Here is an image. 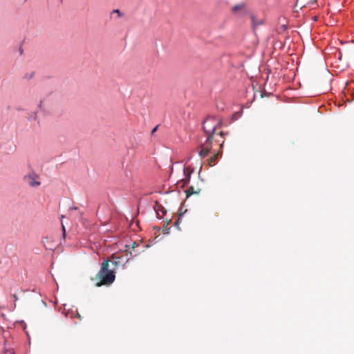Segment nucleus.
Returning a JSON list of instances; mask_svg holds the SVG:
<instances>
[{"label":"nucleus","mask_w":354,"mask_h":354,"mask_svg":"<svg viewBox=\"0 0 354 354\" xmlns=\"http://www.w3.org/2000/svg\"><path fill=\"white\" fill-rule=\"evenodd\" d=\"M115 279V272L110 269V260L106 259L102 263L101 268L95 276L97 281L95 286H109L113 283Z\"/></svg>","instance_id":"1"},{"label":"nucleus","mask_w":354,"mask_h":354,"mask_svg":"<svg viewBox=\"0 0 354 354\" xmlns=\"http://www.w3.org/2000/svg\"><path fill=\"white\" fill-rule=\"evenodd\" d=\"M221 122L219 120L214 118H207L203 122V129L207 136H216V132L221 127Z\"/></svg>","instance_id":"2"},{"label":"nucleus","mask_w":354,"mask_h":354,"mask_svg":"<svg viewBox=\"0 0 354 354\" xmlns=\"http://www.w3.org/2000/svg\"><path fill=\"white\" fill-rule=\"evenodd\" d=\"M214 136H207L206 141L201 145V151H199V156L201 158H205L208 153L211 151V149H214L216 146L214 145V142L213 141Z\"/></svg>","instance_id":"3"},{"label":"nucleus","mask_w":354,"mask_h":354,"mask_svg":"<svg viewBox=\"0 0 354 354\" xmlns=\"http://www.w3.org/2000/svg\"><path fill=\"white\" fill-rule=\"evenodd\" d=\"M39 176L35 172H30L28 174L24 176V180L30 187H38L41 185V182L39 180Z\"/></svg>","instance_id":"4"},{"label":"nucleus","mask_w":354,"mask_h":354,"mask_svg":"<svg viewBox=\"0 0 354 354\" xmlns=\"http://www.w3.org/2000/svg\"><path fill=\"white\" fill-rule=\"evenodd\" d=\"M213 141L214 145L218 147L216 149L221 150L224 144V132L222 131L216 132V136L213 138Z\"/></svg>","instance_id":"5"},{"label":"nucleus","mask_w":354,"mask_h":354,"mask_svg":"<svg viewBox=\"0 0 354 354\" xmlns=\"http://www.w3.org/2000/svg\"><path fill=\"white\" fill-rule=\"evenodd\" d=\"M111 259H109L110 260V269H112L113 272H115V269L120 263V257L115 254H113L111 257Z\"/></svg>","instance_id":"6"},{"label":"nucleus","mask_w":354,"mask_h":354,"mask_svg":"<svg viewBox=\"0 0 354 354\" xmlns=\"http://www.w3.org/2000/svg\"><path fill=\"white\" fill-rule=\"evenodd\" d=\"M111 259H109L110 260V269H112L113 272H115V269L120 263V257L115 254H113L111 257Z\"/></svg>","instance_id":"7"},{"label":"nucleus","mask_w":354,"mask_h":354,"mask_svg":"<svg viewBox=\"0 0 354 354\" xmlns=\"http://www.w3.org/2000/svg\"><path fill=\"white\" fill-rule=\"evenodd\" d=\"M185 178L182 180L183 182V185L187 184L190 179V176L193 172V169L190 168V167H185L183 169Z\"/></svg>","instance_id":"8"},{"label":"nucleus","mask_w":354,"mask_h":354,"mask_svg":"<svg viewBox=\"0 0 354 354\" xmlns=\"http://www.w3.org/2000/svg\"><path fill=\"white\" fill-rule=\"evenodd\" d=\"M219 151L220 150L218 149H213V155L208 160V164L209 166H213L216 164L218 159Z\"/></svg>","instance_id":"9"},{"label":"nucleus","mask_w":354,"mask_h":354,"mask_svg":"<svg viewBox=\"0 0 354 354\" xmlns=\"http://www.w3.org/2000/svg\"><path fill=\"white\" fill-rule=\"evenodd\" d=\"M315 2H316V0H297V5L300 7H306L313 4Z\"/></svg>","instance_id":"10"},{"label":"nucleus","mask_w":354,"mask_h":354,"mask_svg":"<svg viewBox=\"0 0 354 354\" xmlns=\"http://www.w3.org/2000/svg\"><path fill=\"white\" fill-rule=\"evenodd\" d=\"M154 209H155L156 214L159 218H162L166 212L165 208L160 205L157 204L156 206L154 207Z\"/></svg>","instance_id":"11"},{"label":"nucleus","mask_w":354,"mask_h":354,"mask_svg":"<svg viewBox=\"0 0 354 354\" xmlns=\"http://www.w3.org/2000/svg\"><path fill=\"white\" fill-rule=\"evenodd\" d=\"M201 189L197 188L195 189L193 186H190L187 190L186 194L187 196H189L192 194H198L200 192Z\"/></svg>","instance_id":"12"},{"label":"nucleus","mask_w":354,"mask_h":354,"mask_svg":"<svg viewBox=\"0 0 354 354\" xmlns=\"http://www.w3.org/2000/svg\"><path fill=\"white\" fill-rule=\"evenodd\" d=\"M243 8H244L243 5H236L232 8V10L233 12L236 13L239 10H243Z\"/></svg>","instance_id":"13"},{"label":"nucleus","mask_w":354,"mask_h":354,"mask_svg":"<svg viewBox=\"0 0 354 354\" xmlns=\"http://www.w3.org/2000/svg\"><path fill=\"white\" fill-rule=\"evenodd\" d=\"M251 21H252V26L254 27L261 24V21H257L256 19L254 16H251Z\"/></svg>","instance_id":"14"},{"label":"nucleus","mask_w":354,"mask_h":354,"mask_svg":"<svg viewBox=\"0 0 354 354\" xmlns=\"http://www.w3.org/2000/svg\"><path fill=\"white\" fill-rule=\"evenodd\" d=\"M37 112H32L30 113V115L28 117L29 120H37Z\"/></svg>","instance_id":"15"},{"label":"nucleus","mask_w":354,"mask_h":354,"mask_svg":"<svg viewBox=\"0 0 354 354\" xmlns=\"http://www.w3.org/2000/svg\"><path fill=\"white\" fill-rule=\"evenodd\" d=\"M3 354H15V352L13 351L12 349L9 350V349L5 348L3 350Z\"/></svg>","instance_id":"16"},{"label":"nucleus","mask_w":354,"mask_h":354,"mask_svg":"<svg viewBox=\"0 0 354 354\" xmlns=\"http://www.w3.org/2000/svg\"><path fill=\"white\" fill-rule=\"evenodd\" d=\"M34 75H35V73L34 72H31L30 74L26 75L25 76V78H26L27 80H30V79L34 77Z\"/></svg>","instance_id":"17"},{"label":"nucleus","mask_w":354,"mask_h":354,"mask_svg":"<svg viewBox=\"0 0 354 354\" xmlns=\"http://www.w3.org/2000/svg\"><path fill=\"white\" fill-rule=\"evenodd\" d=\"M140 246V245L138 243H136V242H134L132 245V247H131V249L133 251H136V248H138Z\"/></svg>","instance_id":"18"},{"label":"nucleus","mask_w":354,"mask_h":354,"mask_svg":"<svg viewBox=\"0 0 354 354\" xmlns=\"http://www.w3.org/2000/svg\"><path fill=\"white\" fill-rule=\"evenodd\" d=\"M113 12H115V13H116V15H118V16L119 17H122V13H121V12H120V11L119 10H118V9H116V10H113Z\"/></svg>","instance_id":"19"},{"label":"nucleus","mask_w":354,"mask_h":354,"mask_svg":"<svg viewBox=\"0 0 354 354\" xmlns=\"http://www.w3.org/2000/svg\"><path fill=\"white\" fill-rule=\"evenodd\" d=\"M158 127V126H156V127H155L152 129L151 133V135H153V133L157 131Z\"/></svg>","instance_id":"20"},{"label":"nucleus","mask_w":354,"mask_h":354,"mask_svg":"<svg viewBox=\"0 0 354 354\" xmlns=\"http://www.w3.org/2000/svg\"><path fill=\"white\" fill-rule=\"evenodd\" d=\"M180 218H178L176 221V222L174 223V225H178V223H180Z\"/></svg>","instance_id":"21"},{"label":"nucleus","mask_w":354,"mask_h":354,"mask_svg":"<svg viewBox=\"0 0 354 354\" xmlns=\"http://www.w3.org/2000/svg\"><path fill=\"white\" fill-rule=\"evenodd\" d=\"M42 102H43V101H42V100H41V101H40V102H39V105H38V107H39V109H42Z\"/></svg>","instance_id":"22"},{"label":"nucleus","mask_w":354,"mask_h":354,"mask_svg":"<svg viewBox=\"0 0 354 354\" xmlns=\"http://www.w3.org/2000/svg\"><path fill=\"white\" fill-rule=\"evenodd\" d=\"M76 317L78 318L81 317L80 315L78 313H76Z\"/></svg>","instance_id":"23"},{"label":"nucleus","mask_w":354,"mask_h":354,"mask_svg":"<svg viewBox=\"0 0 354 354\" xmlns=\"http://www.w3.org/2000/svg\"><path fill=\"white\" fill-rule=\"evenodd\" d=\"M62 230H63V232H64V234L65 233V227L64 225H62Z\"/></svg>","instance_id":"24"},{"label":"nucleus","mask_w":354,"mask_h":354,"mask_svg":"<svg viewBox=\"0 0 354 354\" xmlns=\"http://www.w3.org/2000/svg\"><path fill=\"white\" fill-rule=\"evenodd\" d=\"M136 254H135V255H136L137 254H139V252H139L138 250H136Z\"/></svg>","instance_id":"25"},{"label":"nucleus","mask_w":354,"mask_h":354,"mask_svg":"<svg viewBox=\"0 0 354 354\" xmlns=\"http://www.w3.org/2000/svg\"><path fill=\"white\" fill-rule=\"evenodd\" d=\"M14 297H15V299H17V297L16 295H14Z\"/></svg>","instance_id":"26"}]
</instances>
